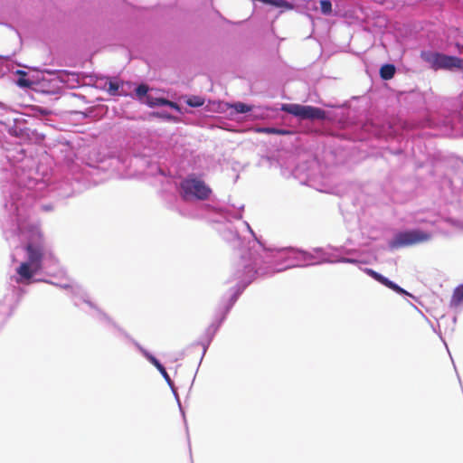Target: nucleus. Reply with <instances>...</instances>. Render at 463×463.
Segmentation results:
<instances>
[{
  "instance_id": "nucleus-1",
  "label": "nucleus",
  "mask_w": 463,
  "mask_h": 463,
  "mask_svg": "<svg viewBox=\"0 0 463 463\" xmlns=\"http://www.w3.org/2000/svg\"><path fill=\"white\" fill-rule=\"evenodd\" d=\"M24 250L27 260L23 261L16 269L19 278L17 283L30 284L33 277L43 269V261L45 256L44 246L41 243L28 242Z\"/></svg>"
},
{
  "instance_id": "nucleus-2",
  "label": "nucleus",
  "mask_w": 463,
  "mask_h": 463,
  "mask_svg": "<svg viewBox=\"0 0 463 463\" xmlns=\"http://www.w3.org/2000/svg\"><path fill=\"white\" fill-rule=\"evenodd\" d=\"M211 194L212 189L194 175H188L180 183V195L184 201H204L209 199Z\"/></svg>"
},
{
  "instance_id": "nucleus-3",
  "label": "nucleus",
  "mask_w": 463,
  "mask_h": 463,
  "mask_svg": "<svg viewBox=\"0 0 463 463\" xmlns=\"http://www.w3.org/2000/svg\"><path fill=\"white\" fill-rule=\"evenodd\" d=\"M420 58L428 62L435 70H451L453 68L463 69V59L456 56H449L439 52L422 51Z\"/></svg>"
},
{
  "instance_id": "nucleus-4",
  "label": "nucleus",
  "mask_w": 463,
  "mask_h": 463,
  "mask_svg": "<svg viewBox=\"0 0 463 463\" xmlns=\"http://www.w3.org/2000/svg\"><path fill=\"white\" fill-rule=\"evenodd\" d=\"M282 111L291 114L300 119H319L324 120L326 118V113L320 108L309 105H300L295 103L282 104Z\"/></svg>"
},
{
  "instance_id": "nucleus-5",
  "label": "nucleus",
  "mask_w": 463,
  "mask_h": 463,
  "mask_svg": "<svg viewBox=\"0 0 463 463\" xmlns=\"http://www.w3.org/2000/svg\"><path fill=\"white\" fill-rule=\"evenodd\" d=\"M430 233L420 230H412L403 232H399L389 242V247L392 250H396L402 247L411 246L414 244L421 243L430 240Z\"/></svg>"
},
{
  "instance_id": "nucleus-6",
  "label": "nucleus",
  "mask_w": 463,
  "mask_h": 463,
  "mask_svg": "<svg viewBox=\"0 0 463 463\" xmlns=\"http://www.w3.org/2000/svg\"><path fill=\"white\" fill-rule=\"evenodd\" d=\"M364 271L371 278H373V279H375L379 283L384 285L385 287L392 289L393 291H395V292H397L399 294H407V292L403 288H402L400 286H398L397 284L393 283L392 281H391L387 278L383 277L382 274L376 272L375 270L367 268V269H364Z\"/></svg>"
},
{
  "instance_id": "nucleus-7",
  "label": "nucleus",
  "mask_w": 463,
  "mask_h": 463,
  "mask_svg": "<svg viewBox=\"0 0 463 463\" xmlns=\"http://www.w3.org/2000/svg\"><path fill=\"white\" fill-rule=\"evenodd\" d=\"M147 359L152 364H154L156 367V369L160 372L165 380L170 384L171 378L167 373L165 368L160 364V362L151 354L147 355Z\"/></svg>"
},
{
  "instance_id": "nucleus-8",
  "label": "nucleus",
  "mask_w": 463,
  "mask_h": 463,
  "mask_svg": "<svg viewBox=\"0 0 463 463\" xmlns=\"http://www.w3.org/2000/svg\"><path fill=\"white\" fill-rule=\"evenodd\" d=\"M395 74V67L392 64H384L380 69V76L383 80H391Z\"/></svg>"
},
{
  "instance_id": "nucleus-9",
  "label": "nucleus",
  "mask_w": 463,
  "mask_h": 463,
  "mask_svg": "<svg viewBox=\"0 0 463 463\" xmlns=\"http://www.w3.org/2000/svg\"><path fill=\"white\" fill-rule=\"evenodd\" d=\"M148 106L155 107V106H162V105H169L171 107H175V104L172 101H169L165 99H154L151 96L146 97V101H145Z\"/></svg>"
},
{
  "instance_id": "nucleus-10",
  "label": "nucleus",
  "mask_w": 463,
  "mask_h": 463,
  "mask_svg": "<svg viewBox=\"0 0 463 463\" xmlns=\"http://www.w3.org/2000/svg\"><path fill=\"white\" fill-rule=\"evenodd\" d=\"M452 303L456 306L463 302V285L458 287L452 296Z\"/></svg>"
},
{
  "instance_id": "nucleus-11",
  "label": "nucleus",
  "mask_w": 463,
  "mask_h": 463,
  "mask_svg": "<svg viewBox=\"0 0 463 463\" xmlns=\"http://www.w3.org/2000/svg\"><path fill=\"white\" fill-rule=\"evenodd\" d=\"M237 113H247L251 111L252 107L242 102H236L231 106Z\"/></svg>"
},
{
  "instance_id": "nucleus-12",
  "label": "nucleus",
  "mask_w": 463,
  "mask_h": 463,
  "mask_svg": "<svg viewBox=\"0 0 463 463\" xmlns=\"http://www.w3.org/2000/svg\"><path fill=\"white\" fill-rule=\"evenodd\" d=\"M20 78L17 80V85L24 88H28L32 85V82L26 79V72L24 71H17Z\"/></svg>"
},
{
  "instance_id": "nucleus-13",
  "label": "nucleus",
  "mask_w": 463,
  "mask_h": 463,
  "mask_svg": "<svg viewBox=\"0 0 463 463\" xmlns=\"http://www.w3.org/2000/svg\"><path fill=\"white\" fill-rule=\"evenodd\" d=\"M147 91H148V87L145 84H141L139 85L137 89H136V94L137 96L142 99H146V97H147Z\"/></svg>"
},
{
  "instance_id": "nucleus-14",
  "label": "nucleus",
  "mask_w": 463,
  "mask_h": 463,
  "mask_svg": "<svg viewBox=\"0 0 463 463\" xmlns=\"http://www.w3.org/2000/svg\"><path fill=\"white\" fill-rule=\"evenodd\" d=\"M321 12L324 14H329L332 12V4L329 0L320 1Z\"/></svg>"
},
{
  "instance_id": "nucleus-15",
  "label": "nucleus",
  "mask_w": 463,
  "mask_h": 463,
  "mask_svg": "<svg viewBox=\"0 0 463 463\" xmlns=\"http://www.w3.org/2000/svg\"><path fill=\"white\" fill-rule=\"evenodd\" d=\"M204 103V100L200 97H193L187 100V104L190 107L197 108L203 106Z\"/></svg>"
},
{
  "instance_id": "nucleus-16",
  "label": "nucleus",
  "mask_w": 463,
  "mask_h": 463,
  "mask_svg": "<svg viewBox=\"0 0 463 463\" xmlns=\"http://www.w3.org/2000/svg\"><path fill=\"white\" fill-rule=\"evenodd\" d=\"M118 84L117 82L109 81L108 85V91L111 95H115L117 91L118 90Z\"/></svg>"
},
{
  "instance_id": "nucleus-17",
  "label": "nucleus",
  "mask_w": 463,
  "mask_h": 463,
  "mask_svg": "<svg viewBox=\"0 0 463 463\" xmlns=\"http://www.w3.org/2000/svg\"><path fill=\"white\" fill-rule=\"evenodd\" d=\"M256 132L264 133V134H275L276 128H260L256 129Z\"/></svg>"
},
{
  "instance_id": "nucleus-18",
  "label": "nucleus",
  "mask_w": 463,
  "mask_h": 463,
  "mask_svg": "<svg viewBox=\"0 0 463 463\" xmlns=\"http://www.w3.org/2000/svg\"><path fill=\"white\" fill-rule=\"evenodd\" d=\"M289 133L288 130L276 128L275 135H288Z\"/></svg>"
}]
</instances>
